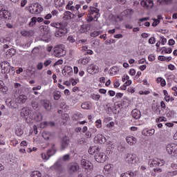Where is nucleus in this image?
Returning <instances> with one entry per match:
<instances>
[{
	"instance_id": "obj_1",
	"label": "nucleus",
	"mask_w": 177,
	"mask_h": 177,
	"mask_svg": "<svg viewBox=\"0 0 177 177\" xmlns=\"http://www.w3.org/2000/svg\"><path fill=\"white\" fill-rule=\"evenodd\" d=\"M51 27H55L57 28L58 30L55 31V36L57 38H60L62 37H64L67 32H68V30H67V27L65 24L59 22H54L50 24Z\"/></svg>"
},
{
	"instance_id": "obj_2",
	"label": "nucleus",
	"mask_w": 177,
	"mask_h": 177,
	"mask_svg": "<svg viewBox=\"0 0 177 177\" xmlns=\"http://www.w3.org/2000/svg\"><path fill=\"white\" fill-rule=\"evenodd\" d=\"M88 21H97V19L100 17V10L96 7L91 6L88 10Z\"/></svg>"
},
{
	"instance_id": "obj_3",
	"label": "nucleus",
	"mask_w": 177,
	"mask_h": 177,
	"mask_svg": "<svg viewBox=\"0 0 177 177\" xmlns=\"http://www.w3.org/2000/svg\"><path fill=\"white\" fill-rule=\"evenodd\" d=\"M26 9L32 15H39V13L42 12V6L37 3L30 4V6L26 7Z\"/></svg>"
},
{
	"instance_id": "obj_4",
	"label": "nucleus",
	"mask_w": 177,
	"mask_h": 177,
	"mask_svg": "<svg viewBox=\"0 0 177 177\" xmlns=\"http://www.w3.org/2000/svg\"><path fill=\"white\" fill-rule=\"evenodd\" d=\"M1 73L4 74H10V75H15V68L10 66V64L8 62H3L1 64Z\"/></svg>"
},
{
	"instance_id": "obj_5",
	"label": "nucleus",
	"mask_w": 177,
	"mask_h": 177,
	"mask_svg": "<svg viewBox=\"0 0 177 177\" xmlns=\"http://www.w3.org/2000/svg\"><path fill=\"white\" fill-rule=\"evenodd\" d=\"M54 56L55 57H62L63 56H66V48L64 45L59 44L54 48Z\"/></svg>"
},
{
	"instance_id": "obj_6",
	"label": "nucleus",
	"mask_w": 177,
	"mask_h": 177,
	"mask_svg": "<svg viewBox=\"0 0 177 177\" xmlns=\"http://www.w3.org/2000/svg\"><path fill=\"white\" fill-rule=\"evenodd\" d=\"M82 133H85V138H86V139H91L92 138V135L97 132V129L95 127H93L91 128H89V129L88 130V127L84 126L82 128Z\"/></svg>"
},
{
	"instance_id": "obj_7",
	"label": "nucleus",
	"mask_w": 177,
	"mask_h": 177,
	"mask_svg": "<svg viewBox=\"0 0 177 177\" xmlns=\"http://www.w3.org/2000/svg\"><path fill=\"white\" fill-rule=\"evenodd\" d=\"M41 32H43V37L41 38V41H44V42H49V35L50 33V30L49 28L46 26H41L40 27Z\"/></svg>"
},
{
	"instance_id": "obj_8",
	"label": "nucleus",
	"mask_w": 177,
	"mask_h": 177,
	"mask_svg": "<svg viewBox=\"0 0 177 177\" xmlns=\"http://www.w3.org/2000/svg\"><path fill=\"white\" fill-rule=\"evenodd\" d=\"M95 140L97 143H100V145H102L103 143H107V145H109L110 137L109 136L104 137V136L103 135L97 134L95 137Z\"/></svg>"
},
{
	"instance_id": "obj_9",
	"label": "nucleus",
	"mask_w": 177,
	"mask_h": 177,
	"mask_svg": "<svg viewBox=\"0 0 177 177\" xmlns=\"http://www.w3.org/2000/svg\"><path fill=\"white\" fill-rule=\"evenodd\" d=\"M55 153H56V148H55V145H53L51 147V149L47 151V153H41V158H43V160H48V158H50L52 156H55Z\"/></svg>"
},
{
	"instance_id": "obj_10",
	"label": "nucleus",
	"mask_w": 177,
	"mask_h": 177,
	"mask_svg": "<svg viewBox=\"0 0 177 177\" xmlns=\"http://www.w3.org/2000/svg\"><path fill=\"white\" fill-rule=\"evenodd\" d=\"M149 165L151 168L154 167H162V165H164V160H161L158 158L151 159L149 161Z\"/></svg>"
},
{
	"instance_id": "obj_11",
	"label": "nucleus",
	"mask_w": 177,
	"mask_h": 177,
	"mask_svg": "<svg viewBox=\"0 0 177 177\" xmlns=\"http://www.w3.org/2000/svg\"><path fill=\"white\" fill-rule=\"evenodd\" d=\"M166 150L168 154H174V156H177V145L176 144H169L166 147Z\"/></svg>"
},
{
	"instance_id": "obj_12",
	"label": "nucleus",
	"mask_w": 177,
	"mask_h": 177,
	"mask_svg": "<svg viewBox=\"0 0 177 177\" xmlns=\"http://www.w3.org/2000/svg\"><path fill=\"white\" fill-rule=\"evenodd\" d=\"M86 70L88 74H97L99 73V67L94 64H89Z\"/></svg>"
},
{
	"instance_id": "obj_13",
	"label": "nucleus",
	"mask_w": 177,
	"mask_h": 177,
	"mask_svg": "<svg viewBox=\"0 0 177 177\" xmlns=\"http://www.w3.org/2000/svg\"><path fill=\"white\" fill-rule=\"evenodd\" d=\"M81 165L84 169H93V165L89 160L82 159Z\"/></svg>"
},
{
	"instance_id": "obj_14",
	"label": "nucleus",
	"mask_w": 177,
	"mask_h": 177,
	"mask_svg": "<svg viewBox=\"0 0 177 177\" xmlns=\"http://www.w3.org/2000/svg\"><path fill=\"white\" fill-rule=\"evenodd\" d=\"M140 3L146 9H150L154 6L153 0H142Z\"/></svg>"
},
{
	"instance_id": "obj_15",
	"label": "nucleus",
	"mask_w": 177,
	"mask_h": 177,
	"mask_svg": "<svg viewBox=\"0 0 177 177\" xmlns=\"http://www.w3.org/2000/svg\"><path fill=\"white\" fill-rule=\"evenodd\" d=\"M21 115L24 117H29L31 120H34V116H32V113L31 110L28 108H23L21 110Z\"/></svg>"
},
{
	"instance_id": "obj_16",
	"label": "nucleus",
	"mask_w": 177,
	"mask_h": 177,
	"mask_svg": "<svg viewBox=\"0 0 177 177\" xmlns=\"http://www.w3.org/2000/svg\"><path fill=\"white\" fill-rule=\"evenodd\" d=\"M95 158L97 162H104L106 161V156L102 152H97L95 155Z\"/></svg>"
},
{
	"instance_id": "obj_17",
	"label": "nucleus",
	"mask_w": 177,
	"mask_h": 177,
	"mask_svg": "<svg viewBox=\"0 0 177 177\" xmlns=\"http://www.w3.org/2000/svg\"><path fill=\"white\" fill-rule=\"evenodd\" d=\"M125 160L128 164H136V155L128 153Z\"/></svg>"
},
{
	"instance_id": "obj_18",
	"label": "nucleus",
	"mask_w": 177,
	"mask_h": 177,
	"mask_svg": "<svg viewBox=\"0 0 177 177\" xmlns=\"http://www.w3.org/2000/svg\"><path fill=\"white\" fill-rule=\"evenodd\" d=\"M68 145H70V138L68 136H64L62 138L61 149L62 150H64L68 147Z\"/></svg>"
},
{
	"instance_id": "obj_19",
	"label": "nucleus",
	"mask_w": 177,
	"mask_h": 177,
	"mask_svg": "<svg viewBox=\"0 0 177 177\" xmlns=\"http://www.w3.org/2000/svg\"><path fill=\"white\" fill-rule=\"evenodd\" d=\"M52 171H63V167L62 166V162L60 160H57L53 166L50 167Z\"/></svg>"
},
{
	"instance_id": "obj_20",
	"label": "nucleus",
	"mask_w": 177,
	"mask_h": 177,
	"mask_svg": "<svg viewBox=\"0 0 177 177\" xmlns=\"http://www.w3.org/2000/svg\"><path fill=\"white\" fill-rule=\"evenodd\" d=\"M126 142H127L129 146H135V145H136V142H138V139L133 136H128L126 138Z\"/></svg>"
},
{
	"instance_id": "obj_21",
	"label": "nucleus",
	"mask_w": 177,
	"mask_h": 177,
	"mask_svg": "<svg viewBox=\"0 0 177 177\" xmlns=\"http://www.w3.org/2000/svg\"><path fill=\"white\" fill-rule=\"evenodd\" d=\"M62 74L65 77H70L73 75V68L71 66H65L62 70Z\"/></svg>"
},
{
	"instance_id": "obj_22",
	"label": "nucleus",
	"mask_w": 177,
	"mask_h": 177,
	"mask_svg": "<svg viewBox=\"0 0 177 177\" xmlns=\"http://www.w3.org/2000/svg\"><path fill=\"white\" fill-rule=\"evenodd\" d=\"M28 100V97L26 95L24 94L19 95V97L17 98V102L19 104H24V103H26V102H27Z\"/></svg>"
},
{
	"instance_id": "obj_23",
	"label": "nucleus",
	"mask_w": 177,
	"mask_h": 177,
	"mask_svg": "<svg viewBox=\"0 0 177 177\" xmlns=\"http://www.w3.org/2000/svg\"><path fill=\"white\" fill-rule=\"evenodd\" d=\"M80 169V165H78V163H72L71 164L69 167V172L71 174H73V172H77Z\"/></svg>"
},
{
	"instance_id": "obj_24",
	"label": "nucleus",
	"mask_w": 177,
	"mask_h": 177,
	"mask_svg": "<svg viewBox=\"0 0 177 177\" xmlns=\"http://www.w3.org/2000/svg\"><path fill=\"white\" fill-rule=\"evenodd\" d=\"M9 16H10V13L8 10H0V19H9Z\"/></svg>"
},
{
	"instance_id": "obj_25",
	"label": "nucleus",
	"mask_w": 177,
	"mask_h": 177,
	"mask_svg": "<svg viewBox=\"0 0 177 177\" xmlns=\"http://www.w3.org/2000/svg\"><path fill=\"white\" fill-rule=\"evenodd\" d=\"M37 21L38 23H42V21H44V19L42 17H32L31 19V21L29 23V26H34V24H35Z\"/></svg>"
},
{
	"instance_id": "obj_26",
	"label": "nucleus",
	"mask_w": 177,
	"mask_h": 177,
	"mask_svg": "<svg viewBox=\"0 0 177 177\" xmlns=\"http://www.w3.org/2000/svg\"><path fill=\"white\" fill-rule=\"evenodd\" d=\"M156 130H154V129H145L142 131V135H144V136H153V133H155Z\"/></svg>"
},
{
	"instance_id": "obj_27",
	"label": "nucleus",
	"mask_w": 177,
	"mask_h": 177,
	"mask_svg": "<svg viewBox=\"0 0 177 177\" xmlns=\"http://www.w3.org/2000/svg\"><path fill=\"white\" fill-rule=\"evenodd\" d=\"M22 37H31L34 35V31L32 30H22L20 32Z\"/></svg>"
},
{
	"instance_id": "obj_28",
	"label": "nucleus",
	"mask_w": 177,
	"mask_h": 177,
	"mask_svg": "<svg viewBox=\"0 0 177 177\" xmlns=\"http://www.w3.org/2000/svg\"><path fill=\"white\" fill-rule=\"evenodd\" d=\"M133 118H135V120H139L140 118V111L138 109H134L131 112Z\"/></svg>"
},
{
	"instance_id": "obj_29",
	"label": "nucleus",
	"mask_w": 177,
	"mask_h": 177,
	"mask_svg": "<svg viewBox=\"0 0 177 177\" xmlns=\"http://www.w3.org/2000/svg\"><path fill=\"white\" fill-rule=\"evenodd\" d=\"M100 150V148H99V147L93 146L88 149V153L89 154L93 155L95 154V153H97V151H99Z\"/></svg>"
},
{
	"instance_id": "obj_30",
	"label": "nucleus",
	"mask_w": 177,
	"mask_h": 177,
	"mask_svg": "<svg viewBox=\"0 0 177 177\" xmlns=\"http://www.w3.org/2000/svg\"><path fill=\"white\" fill-rule=\"evenodd\" d=\"M41 104L46 110L49 111L52 109V106H50V102L48 100H42Z\"/></svg>"
},
{
	"instance_id": "obj_31",
	"label": "nucleus",
	"mask_w": 177,
	"mask_h": 177,
	"mask_svg": "<svg viewBox=\"0 0 177 177\" xmlns=\"http://www.w3.org/2000/svg\"><path fill=\"white\" fill-rule=\"evenodd\" d=\"M53 97L54 100H59L62 97V93L59 91H55L53 93Z\"/></svg>"
},
{
	"instance_id": "obj_32",
	"label": "nucleus",
	"mask_w": 177,
	"mask_h": 177,
	"mask_svg": "<svg viewBox=\"0 0 177 177\" xmlns=\"http://www.w3.org/2000/svg\"><path fill=\"white\" fill-rule=\"evenodd\" d=\"M55 8H62L64 6V0H54Z\"/></svg>"
},
{
	"instance_id": "obj_33",
	"label": "nucleus",
	"mask_w": 177,
	"mask_h": 177,
	"mask_svg": "<svg viewBox=\"0 0 177 177\" xmlns=\"http://www.w3.org/2000/svg\"><path fill=\"white\" fill-rule=\"evenodd\" d=\"M73 15V14L71 13V12L70 11H66L64 13V16H63V19L64 20H71V16Z\"/></svg>"
},
{
	"instance_id": "obj_34",
	"label": "nucleus",
	"mask_w": 177,
	"mask_h": 177,
	"mask_svg": "<svg viewBox=\"0 0 177 177\" xmlns=\"http://www.w3.org/2000/svg\"><path fill=\"white\" fill-rule=\"evenodd\" d=\"M42 136L46 140H49V139H51L52 138V133L49 131H44L42 133Z\"/></svg>"
},
{
	"instance_id": "obj_35",
	"label": "nucleus",
	"mask_w": 177,
	"mask_h": 177,
	"mask_svg": "<svg viewBox=\"0 0 177 177\" xmlns=\"http://www.w3.org/2000/svg\"><path fill=\"white\" fill-rule=\"evenodd\" d=\"M156 82L157 84L160 83L161 86H165V85H167V82H165V80L162 77H158Z\"/></svg>"
},
{
	"instance_id": "obj_36",
	"label": "nucleus",
	"mask_w": 177,
	"mask_h": 177,
	"mask_svg": "<svg viewBox=\"0 0 177 177\" xmlns=\"http://www.w3.org/2000/svg\"><path fill=\"white\" fill-rule=\"evenodd\" d=\"M0 91L1 92L5 93L8 92V86H5L3 81L0 80Z\"/></svg>"
},
{
	"instance_id": "obj_37",
	"label": "nucleus",
	"mask_w": 177,
	"mask_h": 177,
	"mask_svg": "<svg viewBox=\"0 0 177 177\" xmlns=\"http://www.w3.org/2000/svg\"><path fill=\"white\" fill-rule=\"evenodd\" d=\"M89 28L88 27L87 24H83L81 26L80 31V32H86V31H88Z\"/></svg>"
},
{
	"instance_id": "obj_38",
	"label": "nucleus",
	"mask_w": 177,
	"mask_h": 177,
	"mask_svg": "<svg viewBox=\"0 0 177 177\" xmlns=\"http://www.w3.org/2000/svg\"><path fill=\"white\" fill-rule=\"evenodd\" d=\"M120 177H133V172H132V171H127L126 173H122L120 175Z\"/></svg>"
},
{
	"instance_id": "obj_39",
	"label": "nucleus",
	"mask_w": 177,
	"mask_h": 177,
	"mask_svg": "<svg viewBox=\"0 0 177 177\" xmlns=\"http://www.w3.org/2000/svg\"><path fill=\"white\" fill-rule=\"evenodd\" d=\"M6 55H9L10 56H15V55H16V50L15 48H10L6 52Z\"/></svg>"
},
{
	"instance_id": "obj_40",
	"label": "nucleus",
	"mask_w": 177,
	"mask_h": 177,
	"mask_svg": "<svg viewBox=\"0 0 177 177\" xmlns=\"http://www.w3.org/2000/svg\"><path fill=\"white\" fill-rule=\"evenodd\" d=\"M102 34V31L100 30H95L91 33V37H93V38H96V37H98V35H100Z\"/></svg>"
},
{
	"instance_id": "obj_41",
	"label": "nucleus",
	"mask_w": 177,
	"mask_h": 177,
	"mask_svg": "<svg viewBox=\"0 0 177 177\" xmlns=\"http://www.w3.org/2000/svg\"><path fill=\"white\" fill-rule=\"evenodd\" d=\"M33 119L37 120V121H42V113H37L36 116H33Z\"/></svg>"
},
{
	"instance_id": "obj_42",
	"label": "nucleus",
	"mask_w": 177,
	"mask_h": 177,
	"mask_svg": "<svg viewBox=\"0 0 177 177\" xmlns=\"http://www.w3.org/2000/svg\"><path fill=\"white\" fill-rule=\"evenodd\" d=\"M163 93L165 95V100H166V102H169L171 100V96L168 95V91H167V90H164Z\"/></svg>"
},
{
	"instance_id": "obj_43",
	"label": "nucleus",
	"mask_w": 177,
	"mask_h": 177,
	"mask_svg": "<svg viewBox=\"0 0 177 177\" xmlns=\"http://www.w3.org/2000/svg\"><path fill=\"white\" fill-rule=\"evenodd\" d=\"M91 98L93 99V100H95L97 102L100 100V95L93 93L91 95Z\"/></svg>"
},
{
	"instance_id": "obj_44",
	"label": "nucleus",
	"mask_w": 177,
	"mask_h": 177,
	"mask_svg": "<svg viewBox=\"0 0 177 177\" xmlns=\"http://www.w3.org/2000/svg\"><path fill=\"white\" fill-rule=\"evenodd\" d=\"M89 102H86L82 104V109H84V110H89Z\"/></svg>"
},
{
	"instance_id": "obj_45",
	"label": "nucleus",
	"mask_w": 177,
	"mask_h": 177,
	"mask_svg": "<svg viewBox=\"0 0 177 177\" xmlns=\"http://www.w3.org/2000/svg\"><path fill=\"white\" fill-rule=\"evenodd\" d=\"M80 63H81V64H83L84 66H85V64H88V63H89V59L83 58L82 59H80Z\"/></svg>"
},
{
	"instance_id": "obj_46",
	"label": "nucleus",
	"mask_w": 177,
	"mask_h": 177,
	"mask_svg": "<svg viewBox=\"0 0 177 177\" xmlns=\"http://www.w3.org/2000/svg\"><path fill=\"white\" fill-rule=\"evenodd\" d=\"M15 133L17 136H21V135L24 133V131L21 129L17 128L15 131Z\"/></svg>"
},
{
	"instance_id": "obj_47",
	"label": "nucleus",
	"mask_w": 177,
	"mask_h": 177,
	"mask_svg": "<svg viewBox=\"0 0 177 177\" xmlns=\"http://www.w3.org/2000/svg\"><path fill=\"white\" fill-rule=\"evenodd\" d=\"M104 169L105 172H111V165H106L104 166Z\"/></svg>"
},
{
	"instance_id": "obj_48",
	"label": "nucleus",
	"mask_w": 177,
	"mask_h": 177,
	"mask_svg": "<svg viewBox=\"0 0 177 177\" xmlns=\"http://www.w3.org/2000/svg\"><path fill=\"white\" fill-rule=\"evenodd\" d=\"M162 49V53L165 52V53H172V48H167L165 47H163Z\"/></svg>"
},
{
	"instance_id": "obj_49",
	"label": "nucleus",
	"mask_w": 177,
	"mask_h": 177,
	"mask_svg": "<svg viewBox=\"0 0 177 177\" xmlns=\"http://www.w3.org/2000/svg\"><path fill=\"white\" fill-rule=\"evenodd\" d=\"M95 127L96 128H102V120L98 119L95 121Z\"/></svg>"
},
{
	"instance_id": "obj_50",
	"label": "nucleus",
	"mask_w": 177,
	"mask_h": 177,
	"mask_svg": "<svg viewBox=\"0 0 177 177\" xmlns=\"http://www.w3.org/2000/svg\"><path fill=\"white\" fill-rule=\"evenodd\" d=\"M162 121H164V122L167 121V118L162 116V117L156 118V122H162Z\"/></svg>"
},
{
	"instance_id": "obj_51",
	"label": "nucleus",
	"mask_w": 177,
	"mask_h": 177,
	"mask_svg": "<svg viewBox=\"0 0 177 177\" xmlns=\"http://www.w3.org/2000/svg\"><path fill=\"white\" fill-rule=\"evenodd\" d=\"M132 12H133L131 9H127L123 12L124 15H126V16H129V15H132Z\"/></svg>"
},
{
	"instance_id": "obj_52",
	"label": "nucleus",
	"mask_w": 177,
	"mask_h": 177,
	"mask_svg": "<svg viewBox=\"0 0 177 177\" xmlns=\"http://www.w3.org/2000/svg\"><path fill=\"white\" fill-rule=\"evenodd\" d=\"M67 40L68 41V42H70L71 44H74V42H75V39H74V37L73 36H69L67 39Z\"/></svg>"
},
{
	"instance_id": "obj_53",
	"label": "nucleus",
	"mask_w": 177,
	"mask_h": 177,
	"mask_svg": "<svg viewBox=\"0 0 177 177\" xmlns=\"http://www.w3.org/2000/svg\"><path fill=\"white\" fill-rule=\"evenodd\" d=\"M32 104V107L35 110V109H38V103H37V102L35 101H32L31 102Z\"/></svg>"
},
{
	"instance_id": "obj_54",
	"label": "nucleus",
	"mask_w": 177,
	"mask_h": 177,
	"mask_svg": "<svg viewBox=\"0 0 177 177\" xmlns=\"http://www.w3.org/2000/svg\"><path fill=\"white\" fill-rule=\"evenodd\" d=\"M91 46H93V48H96V46H99V41L97 40L93 41L91 44Z\"/></svg>"
},
{
	"instance_id": "obj_55",
	"label": "nucleus",
	"mask_w": 177,
	"mask_h": 177,
	"mask_svg": "<svg viewBox=\"0 0 177 177\" xmlns=\"http://www.w3.org/2000/svg\"><path fill=\"white\" fill-rule=\"evenodd\" d=\"M6 104H8V106H12V104H13V101H12V99L8 98L6 100Z\"/></svg>"
},
{
	"instance_id": "obj_56",
	"label": "nucleus",
	"mask_w": 177,
	"mask_h": 177,
	"mask_svg": "<svg viewBox=\"0 0 177 177\" xmlns=\"http://www.w3.org/2000/svg\"><path fill=\"white\" fill-rule=\"evenodd\" d=\"M64 161H68L70 160V154H65L62 158Z\"/></svg>"
},
{
	"instance_id": "obj_57",
	"label": "nucleus",
	"mask_w": 177,
	"mask_h": 177,
	"mask_svg": "<svg viewBox=\"0 0 177 177\" xmlns=\"http://www.w3.org/2000/svg\"><path fill=\"white\" fill-rule=\"evenodd\" d=\"M0 41L2 42V44H9V39H5V38H1Z\"/></svg>"
},
{
	"instance_id": "obj_58",
	"label": "nucleus",
	"mask_w": 177,
	"mask_h": 177,
	"mask_svg": "<svg viewBox=\"0 0 177 177\" xmlns=\"http://www.w3.org/2000/svg\"><path fill=\"white\" fill-rule=\"evenodd\" d=\"M158 60H160V62H165L167 60V57L164 56V55H160L158 57Z\"/></svg>"
},
{
	"instance_id": "obj_59",
	"label": "nucleus",
	"mask_w": 177,
	"mask_h": 177,
	"mask_svg": "<svg viewBox=\"0 0 177 177\" xmlns=\"http://www.w3.org/2000/svg\"><path fill=\"white\" fill-rule=\"evenodd\" d=\"M149 44H150L151 45H153V44H156V38L155 37H151L149 39Z\"/></svg>"
},
{
	"instance_id": "obj_60",
	"label": "nucleus",
	"mask_w": 177,
	"mask_h": 177,
	"mask_svg": "<svg viewBox=\"0 0 177 177\" xmlns=\"http://www.w3.org/2000/svg\"><path fill=\"white\" fill-rule=\"evenodd\" d=\"M37 70H42V68H44V64L42 62H39L37 65Z\"/></svg>"
},
{
	"instance_id": "obj_61",
	"label": "nucleus",
	"mask_w": 177,
	"mask_h": 177,
	"mask_svg": "<svg viewBox=\"0 0 177 177\" xmlns=\"http://www.w3.org/2000/svg\"><path fill=\"white\" fill-rule=\"evenodd\" d=\"M50 63H52V60H50V59H47V60H46V61L44 62V66L45 67H48V66H49V64H50Z\"/></svg>"
},
{
	"instance_id": "obj_62",
	"label": "nucleus",
	"mask_w": 177,
	"mask_h": 177,
	"mask_svg": "<svg viewBox=\"0 0 177 177\" xmlns=\"http://www.w3.org/2000/svg\"><path fill=\"white\" fill-rule=\"evenodd\" d=\"M152 110L155 113H157V111H158V110H160V109L158 108V106L153 104V105H152Z\"/></svg>"
},
{
	"instance_id": "obj_63",
	"label": "nucleus",
	"mask_w": 177,
	"mask_h": 177,
	"mask_svg": "<svg viewBox=\"0 0 177 177\" xmlns=\"http://www.w3.org/2000/svg\"><path fill=\"white\" fill-rule=\"evenodd\" d=\"M158 24H160V20L154 19L153 23H152L153 27H156Z\"/></svg>"
},
{
	"instance_id": "obj_64",
	"label": "nucleus",
	"mask_w": 177,
	"mask_h": 177,
	"mask_svg": "<svg viewBox=\"0 0 177 177\" xmlns=\"http://www.w3.org/2000/svg\"><path fill=\"white\" fill-rule=\"evenodd\" d=\"M84 15H85V12H80V11L77 12V16L78 17V19H81V17H82L84 16Z\"/></svg>"
}]
</instances>
